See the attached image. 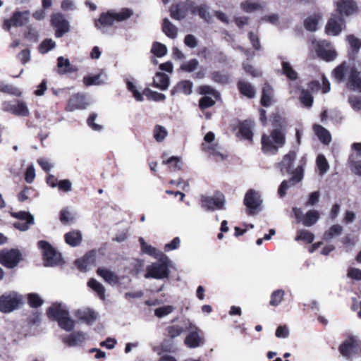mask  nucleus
Wrapping results in <instances>:
<instances>
[{
    "label": "nucleus",
    "instance_id": "f257e3e1",
    "mask_svg": "<svg viewBox=\"0 0 361 361\" xmlns=\"http://www.w3.org/2000/svg\"><path fill=\"white\" fill-rule=\"evenodd\" d=\"M332 74L336 82H345L350 90L361 92V72L355 66L343 62L334 69Z\"/></svg>",
    "mask_w": 361,
    "mask_h": 361
},
{
    "label": "nucleus",
    "instance_id": "f03ea898",
    "mask_svg": "<svg viewBox=\"0 0 361 361\" xmlns=\"http://www.w3.org/2000/svg\"><path fill=\"white\" fill-rule=\"evenodd\" d=\"M297 153L295 151H290L289 153L283 157L281 162L279 164V168L283 174L285 173L292 174L291 180L300 182L303 178L304 168L307 163V159L305 156L302 157L296 168H295V161Z\"/></svg>",
    "mask_w": 361,
    "mask_h": 361
},
{
    "label": "nucleus",
    "instance_id": "7ed1b4c3",
    "mask_svg": "<svg viewBox=\"0 0 361 361\" xmlns=\"http://www.w3.org/2000/svg\"><path fill=\"white\" fill-rule=\"evenodd\" d=\"M133 15V11L128 8H123L118 11H109L107 13H102L99 18L95 21V26L102 32H105L106 28L111 26L114 22L126 20Z\"/></svg>",
    "mask_w": 361,
    "mask_h": 361
},
{
    "label": "nucleus",
    "instance_id": "20e7f679",
    "mask_svg": "<svg viewBox=\"0 0 361 361\" xmlns=\"http://www.w3.org/2000/svg\"><path fill=\"white\" fill-rule=\"evenodd\" d=\"M49 317L58 322L59 326L66 331H71L75 322L70 316L67 307L62 303H54L47 310Z\"/></svg>",
    "mask_w": 361,
    "mask_h": 361
},
{
    "label": "nucleus",
    "instance_id": "39448f33",
    "mask_svg": "<svg viewBox=\"0 0 361 361\" xmlns=\"http://www.w3.org/2000/svg\"><path fill=\"white\" fill-rule=\"evenodd\" d=\"M172 267V262L168 257L164 256L157 259V262L152 263L146 268L145 274V279L153 278L155 279H163L169 276V268Z\"/></svg>",
    "mask_w": 361,
    "mask_h": 361
},
{
    "label": "nucleus",
    "instance_id": "423d86ee",
    "mask_svg": "<svg viewBox=\"0 0 361 361\" xmlns=\"http://www.w3.org/2000/svg\"><path fill=\"white\" fill-rule=\"evenodd\" d=\"M285 137L280 130H274L269 136L263 135L262 137V150L264 152L274 154L279 148L283 146Z\"/></svg>",
    "mask_w": 361,
    "mask_h": 361
},
{
    "label": "nucleus",
    "instance_id": "0eeeda50",
    "mask_svg": "<svg viewBox=\"0 0 361 361\" xmlns=\"http://www.w3.org/2000/svg\"><path fill=\"white\" fill-rule=\"evenodd\" d=\"M23 296L16 291L6 292L0 296V312L8 314L19 308Z\"/></svg>",
    "mask_w": 361,
    "mask_h": 361
},
{
    "label": "nucleus",
    "instance_id": "6e6552de",
    "mask_svg": "<svg viewBox=\"0 0 361 361\" xmlns=\"http://www.w3.org/2000/svg\"><path fill=\"white\" fill-rule=\"evenodd\" d=\"M226 198L221 192H216L213 196L202 195L200 197L201 207L207 212L222 210L225 207Z\"/></svg>",
    "mask_w": 361,
    "mask_h": 361
},
{
    "label": "nucleus",
    "instance_id": "1a4fd4ad",
    "mask_svg": "<svg viewBox=\"0 0 361 361\" xmlns=\"http://www.w3.org/2000/svg\"><path fill=\"white\" fill-rule=\"evenodd\" d=\"M38 247L42 251L44 266L54 267L59 264L62 260L61 255L49 243L40 240L37 243Z\"/></svg>",
    "mask_w": 361,
    "mask_h": 361
},
{
    "label": "nucleus",
    "instance_id": "9d476101",
    "mask_svg": "<svg viewBox=\"0 0 361 361\" xmlns=\"http://www.w3.org/2000/svg\"><path fill=\"white\" fill-rule=\"evenodd\" d=\"M340 353L347 360L361 355V341L355 337H348L338 348Z\"/></svg>",
    "mask_w": 361,
    "mask_h": 361
},
{
    "label": "nucleus",
    "instance_id": "9b49d317",
    "mask_svg": "<svg viewBox=\"0 0 361 361\" xmlns=\"http://www.w3.org/2000/svg\"><path fill=\"white\" fill-rule=\"evenodd\" d=\"M185 331L189 332L184 341L186 346L195 348L204 344V338L200 335L201 330L190 320L185 321Z\"/></svg>",
    "mask_w": 361,
    "mask_h": 361
},
{
    "label": "nucleus",
    "instance_id": "f8f14e48",
    "mask_svg": "<svg viewBox=\"0 0 361 361\" xmlns=\"http://www.w3.org/2000/svg\"><path fill=\"white\" fill-rule=\"evenodd\" d=\"M313 48L318 56L326 61L334 60L337 56L336 51L331 47L329 42L326 40L312 41Z\"/></svg>",
    "mask_w": 361,
    "mask_h": 361
},
{
    "label": "nucleus",
    "instance_id": "ddd939ff",
    "mask_svg": "<svg viewBox=\"0 0 361 361\" xmlns=\"http://www.w3.org/2000/svg\"><path fill=\"white\" fill-rule=\"evenodd\" d=\"M22 260V254L17 249L2 250L0 252V264L8 269L16 267Z\"/></svg>",
    "mask_w": 361,
    "mask_h": 361
},
{
    "label": "nucleus",
    "instance_id": "4468645a",
    "mask_svg": "<svg viewBox=\"0 0 361 361\" xmlns=\"http://www.w3.org/2000/svg\"><path fill=\"white\" fill-rule=\"evenodd\" d=\"M184 7L192 15H198L205 22L210 23L212 21V17L209 12V8L207 4L196 5L193 1L187 0L184 2Z\"/></svg>",
    "mask_w": 361,
    "mask_h": 361
},
{
    "label": "nucleus",
    "instance_id": "2eb2a0df",
    "mask_svg": "<svg viewBox=\"0 0 361 361\" xmlns=\"http://www.w3.org/2000/svg\"><path fill=\"white\" fill-rule=\"evenodd\" d=\"M11 216L18 219V221L13 224V226L20 231H27L30 226L35 224L34 216L28 212L20 211L13 212Z\"/></svg>",
    "mask_w": 361,
    "mask_h": 361
},
{
    "label": "nucleus",
    "instance_id": "dca6fc26",
    "mask_svg": "<svg viewBox=\"0 0 361 361\" xmlns=\"http://www.w3.org/2000/svg\"><path fill=\"white\" fill-rule=\"evenodd\" d=\"M27 11H16L14 12L10 19H4L3 23V29L9 31L12 26L21 27L28 21Z\"/></svg>",
    "mask_w": 361,
    "mask_h": 361
},
{
    "label": "nucleus",
    "instance_id": "f3484780",
    "mask_svg": "<svg viewBox=\"0 0 361 361\" xmlns=\"http://www.w3.org/2000/svg\"><path fill=\"white\" fill-rule=\"evenodd\" d=\"M51 24L56 28V37H61L70 30L69 22L61 13H54L51 17Z\"/></svg>",
    "mask_w": 361,
    "mask_h": 361
},
{
    "label": "nucleus",
    "instance_id": "a211bd4d",
    "mask_svg": "<svg viewBox=\"0 0 361 361\" xmlns=\"http://www.w3.org/2000/svg\"><path fill=\"white\" fill-rule=\"evenodd\" d=\"M345 27V21L343 17L335 14L329 20L326 25V32L328 35L336 36L339 35Z\"/></svg>",
    "mask_w": 361,
    "mask_h": 361
},
{
    "label": "nucleus",
    "instance_id": "6ab92c4d",
    "mask_svg": "<svg viewBox=\"0 0 361 361\" xmlns=\"http://www.w3.org/2000/svg\"><path fill=\"white\" fill-rule=\"evenodd\" d=\"M244 204L249 210V214H253L255 210L262 204L259 192L252 189L247 190L245 195Z\"/></svg>",
    "mask_w": 361,
    "mask_h": 361
},
{
    "label": "nucleus",
    "instance_id": "aec40b11",
    "mask_svg": "<svg viewBox=\"0 0 361 361\" xmlns=\"http://www.w3.org/2000/svg\"><path fill=\"white\" fill-rule=\"evenodd\" d=\"M87 339V335L82 331H75L63 337L62 341L68 347L82 345Z\"/></svg>",
    "mask_w": 361,
    "mask_h": 361
},
{
    "label": "nucleus",
    "instance_id": "412c9836",
    "mask_svg": "<svg viewBox=\"0 0 361 361\" xmlns=\"http://www.w3.org/2000/svg\"><path fill=\"white\" fill-rule=\"evenodd\" d=\"M87 105L85 97L81 94H76L70 97L66 109L68 111H73L77 109H84Z\"/></svg>",
    "mask_w": 361,
    "mask_h": 361
},
{
    "label": "nucleus",
    "instance_id": "4be33fe9",
    "mask_svg": "<svg viewBox=\"0 0 361 361\" xmlns=\"http://www.w3.org/2000/svg\"><path fill=\"white\" fill-rule=\"evenodd\" d=\"M355 9L356 4L352 0H341L337 3V11L339 13L338 16L351 15Z\"/></svg>",
    "mask_w": 361,
    "mask_h": 361
},
{
    "label": "nucleus",
    "instance_id": "5701e85b",
    "mask_svg": "<svg viewBox=\"0 0 361 361\" xmlns=\"http://www.w3.org/2000/svg\"><path fill=\"white\" fill-rule=\"evenodd\" d=\"M193 84L190 80H182L176 84V85L171 90V94H183L190 95L192 92Z\"/></svg>",
    "mask_w": 361,
    "mask_h": 361
},
{
    "label": "nucleus",
    "instance_id": "b1692460",
    "mask_svg": "<svg viewBox=\"0 0 361 361\" xmlns=\"http://www.w3.org/2000/svg\"><path fill=\"white\" fill-rule=\"evenodd\" d=\"M139 242L140 243L141 250L144 253H145L151 257H153L154 258H155L157 259L159 258H161V257L164 258V256H166V255L164 253H163L161 251L157 250L156 247H154L150 245H148L145 241L143 238L140 237L139 238Z\"/></svg>",
    "mask_w": 361,
    "mask_h": 361
},
{
    "label": "nucleus",
    "instance_id": "393cba45",
    "mask_svg": "<svg viewBox=\"0 0 361 361\" xmlns=\"http://www.w3.org/2000/svg\"><path fill=\"white\" fill-rule=\"evenodd\" d=\"M106 79V74L104 72L101 71L97 75L85 76L82 81L86 86L100 85L102 84H104Z\"/></svg>",
    "mask_w": 361,
    "mask_h": 361
},
{
    "label": "nucleus",
    "instance_id": "a878e982",
    "mask_svg": "<svg viewBox=\"0 0 361 361\" xmlns=\"http://www.w3.org/2000/svg\"><path fill=\"white\" fill-rule=\"evenodd\" d=\"M97 274L101 276L106 283L111 285H116L118 283V276L113 271L106 268H98Z\"/></svg>",
    "mask_w": 361,
    "mask_h": 361
},
{
    "label": "nucleus",
    "instance_id": "bb28decb",
    "mask_svg": "<svg viewBox=\"0 0 361 361\" xmlns=\"http://www.w3.org/2000/svg\"><path fill=\"white\" fill-rule=\"evenodd\" d=\"M169 77L163 73H157L153 80V86L161 90H166L169 86Z\"/></svg>",
    "mask_w": 361,
    "mask_h": 361
},
{
    "label": "nucleus",
    "instance_id": "cd10ccee",
    "mask_svg": "<svg viewBox=\"0 0 361 361\" xmlns=\"http://www.w3.org/2000/svg\"><path fill=\"white\" fill-rule=\"evenodd\" d=\"M313 129L318 139L324 145H327L331 142V135L327 129L320 125H314Z\"/></svg>",
    "mask_w": 361,
    "mask_h": 361
},
{
    "label": "nucleus",
    "instance_id": "c85d7f7f",
    "mask_svg": "<svg viewBox=\"0 0 361 361\" xmlns=\"http://www.w3.org/2000/svg\"><path fill=\"white\" fill-rule=\"evenodd\" d=\"M94 261V254L93 252H90L86 254L82 258L78 259L75 262V264L77 266L78 269L82 271H86L88 267L93 264Z\"/></svg>",
    "mask_w": 361,
    "mask_h": 361
},
{
    "label": "nucleus",
    "instance_id": "c756f323",
    "mask_svg": "<svg viewBox=\"0 0 361 361\" xmlns=\"http://www.w3.org/2000/svg\"><path fill=\"white\" fill-rule=\"evenodd\" d=\"M75 316L87 324H92L96 319L95 312L91 310H77Z\"/></svg>",
    "mask_w": 361,
    "mask_h": 361
},
{
    "label": "nucleus",
    "instance_id": "7c9ffc66",
    "mask_svg": "<svg viewBox=\"0 0 361 361\" xmlns=\"http://www.w3.org/2000/svg\"><path fill=\"white\" fill-rule=\"evenodd\" d=\"M66 243L71 247H76L82 241V233L80 231H72L65 234Z\"/></svg>",
    "mask_w": 361,
    "mask_h": 361
},
{
    "label": "nucleus",
    "instance_id": "2f4dec72",
    "mask_svg": "<svg viewBox=\"0 0 361 361\" xmlns=\"http://www.w3.org/2000/svg\"><path fill=\"white\" fill-rule=\"evenodd\" d=\"M11 114L18 116L26 117L30 115V111L25 102L16 100Z\"/></svg>",
    "mask_w": 361,
    "mask_h": 361
},
{
    "label": "nucleus",
    "instance_id": "473e14b6",
    "mask_svg": "<svg viewBox=\"0 0 361 361\" xmlns=\"http://www.w3.org/2000/svg\"><path fill=\"white\" fill-rule=\"evenodd\" d=\"M346 41L350 45V57H353L361 48V39L353 35H349L346 37Z\"/></svg>",
    "mask_w": 361,
    "mask_h": 361
},
{
    "label": "nucleus",
    "instance_id": "72a5a7b5",
    "mask_svg": "<svg viewBox=\"0 0 361 361\" xmlns=\"http://www.w3.org/2000/svg\"><path fill=\"white\" fill-rule=\"evenodd\" d=\"M279 59L281 61L282 73L289 80H295L298 78L297 72L293 68L290 63L286 61L284 59L279 56Z\"/></svg>",
    "mask_w": 361,
    "mask_h": 361
},
{
    "label": "nucleus",
    "instance_id": "f704fd0d",
    "mask_svg": "<svg viewBox=\"0 0 361 361\" xmlns=\"http://www.w3.org/2000/svg\"><path fill=\"white\" fill-rule=\"evenodd\" d=\"M274 95L273 88L267 83H265L262 89L261 104L264 106H269L272 102Z\"/></svg>",
    "mask_w": 361,
    "mask_h": 361
},
{
    "label": "nucleus",
    "instance_id": "c9c22d12",
    "mask_svg": "<svg viewBox=\"0 0 361 361\" xmlns=\"http://www.w3.org/2000/svg\"><path fill=\"white\" fill-rule=\"evenodd\" d=\"M254 126V123L250 121H245L243 122L239 128V133L246 140H252V128Z\"/></svg>",
    "mask_w": 361,
    "mask_h": 361
},
{
    "label": "nucleus",
    "instance_id": "e433bc0d",
    "mask_svg": "<svg viewBox=\"0 0 361 361\" xmlns=\"http://www.w3.org/2000/svg\"><path fill=\"white\" fill-rule=\"evenodd\" d=\"M57 66L61 69L60 73H71L76 71L77 68L71 66L68 59H66L63 56H59L57 59Z\"/></svg>",
    "mask_w": 361,
    "mask_h": 361
},
{
    "label": "nucleus",
    "instance_id": "4c0bfd02",
    "mask_svg": "<svg viewBox=\"0 0 361 361\" xmlns=\"http://www.w3.org/2000/svg\"><path fill=\"white\" fill-rule=\"evenodd\" d=\"M264 4L259 1L247 0L240 4L241 8L246 13H251L256 10L262 9Z\"/></svg>",
    "mask_w": 361,
    "mask_h": 361
},
{
    "label": "nucleus",
    "instance_id": "58836bf2",
    "mask_svg": "<svg viewBox=\"0 0 361 361\" xmlns=\"http://www.w3.org/2000/svg\"><path fill=\"white\" fill-rule=\"evenodd\" d=\"M162 30L164 34L171 39H175L178 35L177 27L172 24L167 18L163 20Z\"/></svg>",
    "mask_w": 361,
    "mask_h": 361
},
{
    "label": "nucleus",
    "instance_id": "ea45409f",
    "mask_svg": "<svg viewBox=\"0 0 361 361\" xmlns=\"http://www.w3.org/2000/svg\"><path fill=\"white\" fill-rule=\"evenodd\" d=\"M238 87L242 94L248 98H253L255 97L256 91L250 83L245 80H240L238 82Z\"/></svg>",
    "mask_w": 361,
    "mask_h": 361
},
{
    "label": "nucleus",
    "instance_id": "a19ab883",
    "mask_svg": "<svg viewBox=\"0 0 361 361\" xmlns=\"http://www.w3.org/2000/svg\"><path fill=\"white\" fill-rule=\"evenodd\" d=\"M321 18L322 16L319 13L307 18L304 22L305 29L311 32L316 31L318 23Z\"/></svg>",
    "mask_w": 361,
    "mask_h": 361
},
{
    "label": "nucleus",
    "instance_id": "79ce46f5",
    "mask_svg": "<svg viewBox=\"0 0 361 361\" xmlns=\"http://www.w3.org/2000/svg\"><path fill=\"white\" fill-rule=\"evenodd\" d=\"M88 286L95 291L100 299L104 300L105 298V288L104 286L95 279H90L88 283Z\"/></svg>",
    "mask_w": 361,
    "mask_h": 361
},
{
    "label": "nucleus",
    "instance_id": "37998d69",
    "mask_svg": "<svg viewBox=\"0 0 361 361\" xmlns=\"http://www.w3.org/2000/svg\"><path fill=\"white\" fill-rule=\"evenodd\" d=\"M126 85L128 90L133 93V97L135 99L137 102H142L143 101V95L137 89V87L135 84L134 79L131 78H127L126 80Z\"/></svg>",
    "mask_w": 361,
    "mask_h": 361
},
{
    "label": "nucleus",
    "instance_id": "c03bdc74",
    "mask_svg": "<svg viewBox=\"0 0 361 361\" xmlns=\"http://www.w3.org/2000/svg\"><path fill=\"white\" fill-rule=\"evenodd\" d=\"M183 7L185 8V10L181 8L179 4L172 5L170 8L171 17L173 19L177 20H180L183 19L186 16L185 11L187 10L184 7V4L183 5Z\"/></svg>",
    "mask_w": 361,
    "mask_h": 361
},
{
    "label": "nucleus",
    "instance_id": "a18cd8bd",
    "mask_svg": "<svg viewBox=\"0 0 361 361\" xmlns=\"http://www.w3.org/2000/svg\"><path fill=\"white\" fill-rule=\"evenodd\" d=\"M166 331L167 333V336L171 338L179 336L183 331H185V321L184 322L183 326L171 325L167 326Z\"/></svg>",
    "mask_w": 361,
    "mask_h": 361
},
{
    "label": "nucleus",
    "instance_id": "49530a36",
    "mask_svg": "<svg viewBox=\"0 0 361 361\" xmlns=\"http://www.w3.org/2000/svg\"><path fill=\"white\" fill-rule=\"evenodd\" d=\"M285 295V291L283 289H278L273 291L271 294L269 305L273 307L279 306L283 301Z\"/></svg>",
    "mask_w": 361,
    "mask_h": 361
},
{
    "label": "nucleus",
    "instance_id": "de8ad7c7",
    "mask_svg": "<svg viewBox=\"0 0 361 361\" xmlns=\"http://www.w3.org/2000/svg\"><path fill=\"white\" fill-rule=\"evenodd\" d=\"M319 218V213L316 210H310L305 215L303 219V225L305 226H311L314 225Z\"/></svg>",
    "mask_w": 361,
    "mask_h": 361
},
{
    "label": "nucleus",
    "instance_id": "09e8293b",
    "mask_svg": "<svg viewBox=\"0 0 361 361\" xmlns=\"http://www.w3.org/2000/svg\"><path fill=\"white\" fill-rule=\"evenodd\" d=\"M317 166L319 171L320 176L325 174L329 169V163L323 154H319L316 159Z\"/></svg>",
    "mask_w": 361,
    "mask_h": 361
},
{
    "label": "nucleus",
    "instance_id": "8fccbe9b",
    "mask_svg": "<svg viewBox=\"0 0 361 361\" xmlns=\"http://www.w3.org/2000/svg\"><path fill=\"white\" fill-rule=\"evenodd\" d=\"M343 231V227L338 224L331 226L324 234V239L329 240L335 236L339 235Z\"/></svg>",
    "mask_w": 361,
    "mask_h": 361
},
{
    "label": "nucleus",
    "instance_id": "3c124183",
    "mask_svg": "<svg viewBox=\"0 0 361 361\" xmlns=\"http://www.w3.org/2000/svg\"><path fill=\"white\" fill-rule=\"evenodd\" d=\"M176 310L173 305H164L154 310V315L158 318H163L171 314Z\"/></svg>",
    "mask_w": 361,
    "mask_h": 361
},
{
    "label": "nucleus",
    "instance_id": "603ef678",
    "mask_svg": "<svg viewBox=\"0 0 361 361\" xmlns=\"http://www.w3.org/2000/svg\"><path fill=\"white\" fill-rule=\"evenodd\" d=\"M314 234L307 230H299L295 237L296 241L303 240L307 243H311L314 240Z\"/></svg>",
    "mask_w": 361,
    "mask_h": 361
},
{
    "label": "nucleus",
    "instance_id": "864d4df0",
    "mask_svg": "<svg viewBox=\"0 0 361 361\" xmlns=\"http://www.w3.org/2000/svg\"><path fill=\"white\" fill-rule=\"evenodd\" d=\"M351 108L357 113H361V95L351 94L348 98Z\"/></svg>",
    "mask_w": 361,
    "mask_h": 361
},
{
    "label": "nucleus",
    "instance_id": "5fc2aeb1",
    "mask_svg": "<svg viewBox=\"0 0 361 361\" xmlns=\"http://www.w3.org/2000/svg\"><path fill=\"white\" fill-rule=\"evenodd\" d=\"M0 91L18 97H20L22 95L20 90L13 85H0Z\"/></svg>",
    "mask_w": 361,
    "mask_h": 361
},
{
    "label": "nucleus",
    "instance_id": "6e6d98bb",
    "mask_svg": "<svg viewBox=\"0 0 361 361\" xmlns=\"http://www.w3.org/2000/svg\"><path fill=\"white\" fill-rule=\"evenodd\" d=\"M167 47L160 42H154L152 47V52L157 57H162L167 54Z\"/></svg>",
    "mask_w": 361,
    "mask_h": 361
},
{
    "label": "nucleus",
    "instance_id": "4d7b16f0",
    "mask_svg": "<svg viewBox=\"0 0 361 361\" xmlns=\"http://www.w3.org/2000/svg\"><path fill=\"white\" fill-rule=\"evenodd\" d=\"M300 101L307 108H310L313 104V97L306 90H302L301 94L300 96Z\"/></svg>",
    "mask_w": 361,
    "mask_h": 361
},
{
    "label": "nucleus",
    "instance_id": "13d9d810",
    "mask_svg": "<svg viewBox=\"0 0 361 361\" xmlns=\"http://www.w3.org/2000/svg\"><path fill=\"white\" fill-rule=\"evenodd\" d=\"M162 163L163 164H169V168L172 171H179L181 169L180 159L177 157H171L167 160H164Z\"/></svg>",
    "mask_w": 361,
    "mask_h": 361
},
{
    "label": "nucleus",
    "instance_id": "bf43d9fd",
    "mask_svg": "<svg viewBox=\"0 0 361 361\" xmlns=\"http://www.w3.org/2000/svg\"><path fill=\"white\" fill-rule=\"evenodd\" d=\"M349 167L351 171L358 176H361V160H355L353 156H350Z\"/></svg>",
    "mask_w": 361,
    "mask_h": 361
},
{
    "label": "nucleus",
    "instance_id": "052dcab7",
    "mask_svg": "<svg viewBox=\"0 0 361 361\" xmlns=\"http://www.w3.org/2000/svg\"><path fill=\"white\" fill-rule=\"evenodd\" d=\"M212 79L217 83L226 84L229 80V76L220 71H214L212 73Z\"/></svg>",
    "mask_w": 361,
    "mask_h": 361
},
{
    "label": "nucleus",
    "instance_id": "680f3d73",
    "mask_svg": "<svg viewBox=\"0 0 361 361\" xmlns=\"http://www.w3.org/2000/svg\"><path fill=\"white\" fill-rule=\"evenodd\" d=\"M166 129L161 126H156L154 130V137L157 142L163 141L167 135Z\"/></svg>",
    "mask_w": 361,
    "mask_h": 361
},
{
    "label": "nucleus",
    "instance_id": "e2e57ef3",
    "mask_svg": "<svg viewBox=\"0 0 361 361\" xmlns=\"http://www.w3.org/2000/svg\"><path fill=\"white\" fill-rule=\"evenodd\" d=\"M56 46L55 42L51 39L44 40L39 46V51L41 54H46Z\"/></svg>",
    "mask_w": 361,
    "mask_h": 361
},
{
    "label": "nucleus",
    "instance_id": "0e129e2a",
    "mask_svg": "<svg viewBox=\"0 0 361 361\" xmlns=\"http://www.w3.org/2000/svg\"><path fill=\"white\" fill-rule=\"evenodd\" d=\"M297 183L298 182H295V180H291V178L288 180H283L278 189V194L280 197H283L289 188Z\"/></svg>",
    "mask_w": 361,
    "mask_h": 361
},
{
    "label": "nucleus",
    "instance_id": "69168bd1",
    "mask_svg": "<svg viewBox=\"0 0 361 361\" xmlns=\"http://www.w3.org/2000/svg\"><path fill=\"white\" fill-rule=\"evenodd\" d=\"M199 62L197 59H191L188 61L184 62L181 66L180 68L181 70L191 73L194 71L198 66Z\"/></svg>",
    "mask_w": 361,
    "mask_h": 361
},
{
    "label": "nucleus",
    "instance_id": "338daca9",
    "mask_svg": "<svg viewBox=\"0 0 361 361\" xmlns=\"http://www.w3.org/2000/svg\"><path fill=\"white\" fill-rule=\"evenodd\" d=\"M28 302L32 307H38L43 304V300L37 293L28 295Z\"/></svg>",
    "mask_w": 361,
    "mask_h": 361
},
{
    "label": "nucleus",
    "instance_id": "774afa93",
    "mask_svg": "<svg viewBox=\"0 0 361 361\" xmlns=\"http://www.w3.org/2000/svg\"><path fill=\"white\" fill-rule=\"evenodd\" d=\"M347 276L355 281H361V269L350 267L348 269Z\"/></svg>",
    "mask_w": 361,
    "mask_h": 361
}]
</instances>
